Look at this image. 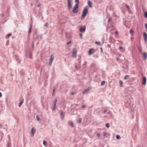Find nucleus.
Here are the masks:
<instances>
[{
    "instance_id": "nucleus-1",
    "label": "nucleus",
    "mask_w": 147,
    "mask_h": 147,
    "mask_svg": "<svg viewBox=\"0 0 147 147\" xmlns=\"http://www.w3.org/2000/svg\"><path fill=\"white\" fill-rule=\"evenodd\" d=\"M78 10V4H76L73 8L72 12L73 13H77Z\"/></svg>"
},
{
    "instance_id": "nucleus-2",
    "label": "nucleus",
    "mask_w": 147,
    "mask_h": 147,
    "mask_svg": "<svg viewBox=\"0 0 147 147\" xmlns=\"http://www.w3.org/2000/svg\"><path fill=\"white\" fill-rule=\"evenodd\" d=\"M72 0H67L68 1V6L69 9H71L72 8Z\"/></svg>"
},
{
    "instance_id": "nucleus-3",
    "label": "nucleus",
    "mask_w": 147,
    "mask_h": 147,
    "mask_svg": "<svg viewBox=\"0 0 147 147\" xmlns=\"http://www.w3.org/2000/svg\"><path fill=\"white\" fill-rule=\"evenodd\" d=\"M88 12V10L86 9H84L83 11L82 16V17H85Z\"/></svg>"
},
{
    "instance_id": "nucleus-4",
    "label": "nucleus",
    "mask_w": 147,
    "mask_h": 147,
    "mask_svg": "<svg viewBox=\"0 0 147 147\" xmlns=\"http://www.w3.org/2000/svg\"><path fill=\"white\" fill-rule=\"evenodd\" d=\"M54 59V57L53 55H51L50 57V61L49 62V64L50 65H51L52 62L53 60Z\"/></svg>"
},
{
    "instance_id": "nucleus-5",
    "label": "nucleus",
    "mask_w": 147,
    "mask_h": 147,
    "mask_svg": "<svg viewBox=\"0 0 147 147\" xmlns=\"http://www.w3.org/2000/svg\"><path fill=\"white\" fill-rule=\"evenodd\" d=\"M77 53V51L76 49H74L73 50L72 57L73 58L76 57Z\"/></svg>"
},
{
    "instance_id": "nucleus-6",
    "label": "nucleus",
    "mask_w": 147,
    "mask_h": 147,
    "mask_svg": "<svg viewBox=\"0 0 147 147\" xmlns=\"http://www.w3.org/2000/svg\"><path fill=\"white\" fill-rule=\"evenodd\" d=\"M95 51V50L93 49H90L88 51V54L89 55H91Z\"/></svg>"
},
{
    "instance_id": "nucleus-7",
    "label": "nucleus",
    "mask_w": 147,
    "mask_h": 147,
    "mask_svg": "<svg viewBox=\"0 0 147 147\" xmlns=\"http://www.w3.org/2000/svg\"><path fill=\"white\" fill-rule=\"evenodd\" d=\"M65 116V114L62 111H61L60 117L62 120H63Z\"/></svg>"
},
{
    "instance_id": "nucleus-8",
    "label": "nucleus",
    "mask_w": 147,
    "mask_h": 147,
    "mask_svg": "<svg viewBox=\"0 0 147 147\" xmlns=\"http://www.w3.org/2000/svg\"><path fill=\"white\" fill-rule=\"evenodd\" d=\"M36 130L35 128L32 127L31 130V132L32 135V136L33 137L34 135L35 132Z\"/></svg>"
},
{
    "instance_id": "nucleus-9",
    "label": "nucleus",
    "mask_w": 147,
    "mask_h": 147,
    "mask_svg": "<svg viewBox=\"0 0 147 147\" xmlns=\"http://www.w3.org/2000/svg\"><path fill=\"white\" fill-rule=\"evenodd\" d=\"M86 27L85 26H84L83 28H80V31L81 32H84L85 31Z\"/></svg>"
},
{
    "instance_id": "nucleus-10",
    "label": "nucleus",
    "mask_w": 147,
    "mask_h": 147,
    "mask_svg": "<svg viewBox=\"0 0 147 147\" xmlns=\"http://www.w3.org/2000/svg\"><path fill=\"white\" fill-rule=\"evenodd\" d=\"M91 90V88L90 87H89L88 88H87V89H85V90H84L83 91V92L82 93L83 94H84L85 93L88 92L90 90Z\"/></svg>"
},
{
    "instance_id": "nucleus-11",
    "label": "nucleus",
    "mask_w": 147,
    "mask_h": 147,
    "mask_svg": "<svg viewBox=\"0 0 147 147\" xmlns=\"http://www.w3.org/2000/svg\"><path fill=\"white\" fill-rule=\"evenodd\" d=\"M143 35H144V38L145 40L146 41H147V34L145 32H144L143 33Z\"/></svg>"
},
{
    "instance_id": "nucleus-12",
    "label": "nucleus",
    "mask_w": 147,
    "mask_h": 147,
    "mask_svg": "<svg viewBox=\"0 0 147 147\" xmlns=\"http://www.w3.org/2000/svg\"><path fill=\"white\" fill-rule=\"evenodd\" d=\"M143 57L144 59H146L147 58V54L146 52H144L143 54Z\"/></svg>"
},
{
    "instance_id": "nucleus-13",
    "label": "nucleus",
    "mask_w": 147,
    "mask_h": 147,
    "mask_svg": "<svg viewBox=\"0 0 147 147\" xmlns=\"http://www.w3.org/2000/svg\"><path fill=\"white\" fill-rule=\"evenodd\" d=\"M146 78L145 77H144L143 78V83L142 84L143 85H145L146 84Z\"/></svg>"
},
{
    "instance_id": "nucleus-14",
    "label": "nucleus",
    "mask_w": 147,
    "mask_h": 147,
    "mask_svg": "<svg viewBox=\"0 0 147 147\" xmlns=\"http://www.w3.org/2000/svg\"><path fill=\"white\" fill-rule=\"evenodd\" d=\"M88 4L89 7H90L91 8L92 7V2L90 1H88Z\"/></svg>"
},
{
    "instance_id": "nucleus-15",
    "label": "nucleus",
    "mask_w": 147,
    "mask_h": 147,
    "mask_svg": "<svg viewBox=\"0 0 147 147\" xmlns=\"http://www.w3.org/2000/svg\"><path fill=\"white\" fill-rule=\"evenodd\" d=\"M32 29V25H31L30 26V27L29 30V31H28V35L30 34L31 33Z\"/></svg>"
},
{
    "instance_id": "nucleus-16",
    "label": "nucleus",
    "mask_w": 147,
    "mask_h": 147,
    "mask_svg": "<svg viewBox=\"0 0 147 147\" xmlns=\"http://www.w3.org/2000/svg\"><path fill=\"white\" fill-rule=\"evenodd\" d=\"M129 101H130V102H129V101H128V102H127V104H127V106H131V102H132V99H131V100H129Z\"/></svg>"
},
{
    "instance_id": "nucleus-17",
    "label": "nucleus",
    "mask_w": 147,
    "mask_h": 147,
    "mask_svg": "<svg viewBox=\"0 0 147 147\" xmlns=\"http://www.w3.org/2000/svg\"><path fill=\"white\" fill-rule=\"evenodd\" d=\"M24 101V99H22L21 101H20L19 105V107H20L21 106V105L23 104Z\"/></svg>"
},
{
    "instance_id": "nucleus-18",
    "label": "nucleus",
    "mask_w": 147,
    "mask_h": 147,
    "mask_svg": "<svg viewBox=\"0 0 147 147\" xmlns=\"http://www.w3.org/2000/svg\"><path fill=\"white\" fill-rule=\"evenodd\" d=\"M119 83L120 84V86L121 87H122L123 86V82L121 80H120L119 81Z\"/></svg>"
},
{
    "instance_id": "nucleus-19",
    "label": "nucleus",
    "mask_w": 147,
    "mask_h": 147,
    "mask_svg": "<svg viewBox=\"0 0 147 147\" xmlns=\"http://www.w3.org/2000/svg\"><path fill=\"white\" fill-rule=\"evenodd\" d=\"M82 119L81 118H79L77 121V122L78 123H80L81 122Z\"/></svg>"
},
{
    "instance_id": "nucleus-20",
    "label": "nucleus",
    "mask_w": 147,
    "mask_h": 147,
    "mask_svg": "<svg viewBox=\"0 0 147 147\" xmlns=\"http://www.w3.org/2000/svg\"><path fill=\"white\" fill-rule=\"evenodd\" d=\"M56 105L54 104L53 108V110L54 111H55V107H56Z\"/></svg>"
},
{
    "instance_id": "nucleus-21",
    "label": "nucleus",
    "mask_w": 147,
    "mask_h": 147,
    "mask_svg": "<svg viewBox=\"0 0 147 147\" xmlns=\"http://www.w3.org/2000/svg\"><path fill=\"white\" fill-rule=\"evenodd\" d=\"M57 102V99L56 98H55L54 100V101H53L54 105L55 104V105H56Z\"/></svg>"
},
{
    "instance_id": "nucleus-22",
    "label": "nucleus",
    "mask_w": 147,
    "mask_h": 147,
    "mask_svg": "<svg viewBox=\"0 0 147 147\" xmlns=\"http://www.w3.org/2000/svg\"><path fill=\"white\" fill-rule=\"evenodd\" d=\"M95 43L98 45H101V42H100L95 41Z\"/></svg>"
},
{
    "instance_id": "nucleus-23",
    "label": "nucleus",
    "mask_w": 147,
    "mask_h": 147,
    "mask_svg": "<svg viewBox=\"0 0 147 147\" xmlns=\"http://www.w3.org/2000/svg\"><path fill=\"white\" fill-rule=\"evenodd\" d=\"M138 49L139 52L140 53H142V48L141 47H140L138 48Z\"/></svg>"
},
{
    "instance_id": "nucleus-24",
    "label": "nucleus",
    "mask_w": 147,
    "mask_h": 147,
    "mask_svg": "<svg viewBox=\"0 0 147 147\" xmlns=\"http://www.w3.org/2000/svg\"><path fill=\"white\" fill-rule=\"evenodd\" d=\"M105 82L104 81H102V82H101V84H100L101 85L103 86V85H104L105 84Z\"/></svg>"
},
{
    "instance_id": "nucleus-25",
    "label": "nucleus",
    "mask_w": 147,
    "mask_h": 147,
    "mask_svg": "<svg viewBox=\"0 0 147 147\" xmlns=\"http://www.w3.org/2000/svg\"><path fill=\"white\" fill-rule=\"evenodd\" d=\"M47 142H46V141L44 140L43 141V144L45 146H46V145H47Z\"/></svg>"
},
{
    "instance_id": "nucleus-26",
    "label": "nucleus",
    "mask_w": 147,
    "mask_h": 147,
    "mask_svg": "<svg viewBox=\"0 0 147 147\" xmlns=\"http://www.w3.org/2000/svg\"><path fill=\"white\" fill-rule=\"evenodd\" d=\"M70 125L72 127H74V124L72 122H71Z\"/></svg>"
},
{
    "instance_id": "nucleus-27",
    "label": "nucleus",
    "mask_w": 147,
    "mask_h": 147,
    "mask_svg": "<svg viewBox=\"0 0 147 147\" xmlns=\"http://www.w3.org/2000/svg\"><path fill=\"white\" fill-rule=\"evenodd\" d=\"M129 75H127L125 76L124 78V79L125 80H127V78H129Z\"/></svg>"
},
{
    "instance_id": "nucleus-28",
    "label": "nucleus",
    "mask_w": 147,
    "mask_h": 147,
    "mask_svg": "<svg viewBox=\"0 0 147 147\" xmlns=\"http://www.w3.org/2000/svg\"><path fill=\"white\" fill-rule=\"evenodd\" d=\"M106 126L107 128H109V127L110 125L109 123H107L106 124Z\"/></svg>"
},
{
    "instance_id": "nucleus-29",
    "label": "nucleus",
    "mask_w": 147,
    "mask_h": 147,
    "mask_svg": "<svg viewBox=\"0 0 147 147\" xmlns=\"http://www.w3.org/2000/svg\"><path fill=\"white\" fill-rule=\"evenodd\" d=\"M116 138L117 140H119L120 139V136H119L118 135H117L116 136Z\"/></svg>"
},
{
    "instance_id": "nucleus-30",
    "label": "nucleus",
    "mask_w": 147,
    "mask_h": 147,
    "mask_svg": "<svg viewBox=\"0 0 147 147\" xmlns=\"http://www.w3.org/2000/svg\"><path fill=\"white\" fill-rule=\"evenodd\" d=\"M36 118L37 120L38 121H39L40 119V117L38 115L36 116Z\"/></svg>"
},
{
    "instance_id": "nucleus-31",
    "label": "nucleus",
    "mask_w": 147,
    "mask_h": 147,
    "mask_svg": "<svg viewBox=\"0 0 147 147\" xmlns=\"http://www.w3.org/2000/svg\"><path fill=\"white\" fill-rule=\"evenodd\" d=\"M75 2L76 3H77L76 4H78H78L79 3V1L78 0H75Z\"/></svg>"
},
{
    "instance_id": "nucleus-32",
    "label": "nucleus",
    "mask_w": 147,
    "mask_h": 147,
    "mask_svg": "<svg viewBox=\"0 0 147 147\" xmlns=\"http://www.w3.org/2000/svg\"><path fill=\"white\" fill-rule=\"evenodd\" d=\"M144 16L145 18H147V12H146L145 13Z\"/></svg>"
},
{
    "instance_id": "nucleus-33",
    "label": "nucleus",
    "mask_w": 147,
    "mask_h": 147,
    "mask_svg": "<svg viewBox=\"0 0 147 147\" xmlns=\"http://www.w3.org/2000/svg\"><path fill=\"white\" fill-rule=\"evenodd\" d=\"M29 57L30 59H31L32 58V55H31V53H29Z\"/></svg>"
},
{
    "instance_id": "nucleus-34",
    "label": "nucleus",
    "mask_w": 147,
    "mask_h": 147,
    "mask_svg": "<svg viewBox=\"0 0 147 147\" xmlns=\"http://www.w3.org/2000/svg\"><path fill=\"white\" fill-rule=\"evenodd\" d=\"M55 87H54V88H53V95L54 94V92H55Z\"/></svg>"
},
{
    "instance_id": "nucleus-35",
    "label": "nucleus",
    "mask_w": 147,
    "mask_h": 147,
    "mask_svg": "<svg viewBox=\"0 0 147 147\" xmlns=\"http://www.w3.org/2000/svg\"><path fill=\"white\" fill-rule=\"evenodd\" d=\"M71 43V41H70L68 42H67V45H69Z\"/></svg>"
},
{
    "instance_id": "nucleus-36",
    "label": "nucleus",
    "mask_w": 147,
    "mask_h": 147,
    "mask_svg": "<svg viewBox=\"0 0 147 147\" xmlns=\"http://www.w3.org/2000/svg\"><path fill=\"white\" fill-rule=\"evenodd\" d=\"M130 32L131 34H132L133 33V30H132L131 29L130 31Z\"/></svg>"
},
{
    "instance_id": "nucleus-37",
    "label": "nucleus",
    "mask_w": 147,
    "mask_h": 147,
    "mask_svg": "<svg viewBox=\"0 0 147 147\" xmlns=\"http://www.w3.org/2000/svg\"><path fill=\"white\" fill-rule=\"evenodd\" d=\"M86 107V106L85 105H83L82 106V108L83 109Z\"/></svg>"
},
{
    "instance_id": "nucleus-38",
    "label": "nucleus",
    "mask_w": 147,
    "mask_h": 147,
    "mask_svg": "<svg viewBox=\"0 0 147 147\" xmlns=\"http://www.w3.org/2000/svg\"><path fill=\"white\" fill-rule=\"evenodd\" d=\"M48 23H47L45 24V26L46 27H48Z\"/></svg>"
},
{
    "instance_id": "nucleus-39",
    "label": "nucleus",
    "mask_w": 147,
    "mask_h": 147,
    "mask_svg": "<svg viewBox=\"0 0 147 147\" xmlns=\"http://www.w3.org/2000/svg\"><path fill=\"white\" fill-rule=\"evenodd\" d=\"M107 111V109H105L103 111V113H105Z\"/></svg>"
},
{
    "instance_id": "nucleus-40",
    "label": "nucleus",
    "mask_w": 147,
    "mask_h": 147,
    "mask_svg": "<svg viewBox=\"0 0 147 147\" xmlns=\"http://www.w3.org/2000/svg\"><path fill=\"white\" fill-rule=\"evenodd\" d=\"M11 35V34H9L7 35V37H10Z\"/></svg>"
},
{
    "instance_id": "nucleus-41",
    "label": "nucleus",
    "mask_w": 147,
    "mask_h": 147,
    "mask_svg": "<svg viewBox=\"0 0 147 147\" xmlns=\"http://www.w3.org/2000/svg\"><path fill=\"white\" fill-rule=\"evenodd\" d=\"M100 133H97V136L98 137H99L100 136Z\"/></svg>"
},
{
    "instance_id": "nucleus-42",
    "label": "nucleus",
    "mask_w": 147,
    "mask_h": 147,
    "mask_svg": "<svg viewBox=\"0 0 147 147\" xmlns=\"http://www.w3.org/2000/svg\"><path fill=\"white\" fill-rule=\"evenodd\" d=\"M80 37L81 38H82V34L81 33H80Z\"/></svg>"
},
{
    "instance_id": "nucleus-43",
    "label": "nucleus",
    "mask_w": 147,
    "mask_h": 147,
    "mask_svg": "<svg viewBox=\"0 0 147 147\" xmlns=\"http://www.w3.org/2000/svg\"><path fill=\"white\" fill-rule=\"evenodd\" d=\"M41 6V4L40 3H39V4L38 5H37V7H40V6Z\"/></svg>"
},
{
    "instance_id": "nucleus-44",
    "label": "nucleus",
    "mask_w": 147,
    "mask_h": 147,
    "mask_svg": "<svg viewBox=\"0 0 147 147\" xmlns=\"http://www.w3.org/2000/svg\"><path fill=\"white\" fill-rule=\"evenodd\" d=\"M145 26L146 28V29L147 30L146 31L147 32V24H145Z\"/></svg>"
},
{
    "instance_id": "nucleus-45",
    "label": "nucleus",
    "mask_w": 147,
    "mask_h": 147,
    "mask_svg": "<svg viewBox=\"0 0 147 147\" xmlns=\"http://www.w3.org/2000/svg\"><path fill=\"white\" fill-rule=\"evenodd\" d=\"M126 7L128 9H130V8L129 6L127 5H126Z\"/></svg>"
},
{
    "instance_id": "nucleus-46",
    "label": "nucleus",
    "mask_w": 147,
    "mask_h": 147,
    "mask_svg": "<svg viewBox=\"0 0 147 147\" xmlns=\"http://www.w3.org/2000/svg\"><path fill=\"white\" fill-rule=\"evenodd\" d=\"M75 94V92H72L71 93V94L72 95H74Z\"/></svg>"
},
{
    "instance_id": "nucleus-47",
    "label": "nucleus",
    "mask_w": 147,
    "mask_h": 147,
    "mask_svg": "<svg viewBox=\"0 0 147 147\" xmlns=\"http://www.w3.org/2000/svg\"><path fill=\"white\" fill-rule=\"evenodd\" d=\"M107 134V133H104L103 134V136H105Z\"/></svg>"
},
{
    "instance_id": "nucleus-48",
    "label": "nucleus",
    "mask_w": 147,
    "mask_h": 147,
    "mask_svg": "<svg viewBox=\"0 0 147 147\" xmlns=\"http://www.w3.org/2000/svg\"><path fill=\"white\" fill-rule=\"evenodd\" d=\"M119 49L120 50H122L123 49V48L122 47H119Z\"/></svg>"
},
{
    "instance_id": "nucleus-49",
    "label": "nucleus",
    "mask_w": 147,
    "mask_h": 147,
    "mask_svg": "<svg viewBox=\"0 0 147 147\" xmlns=\"http://www.w3.org/2000/svg\"><path fill=\"white\" fill-rule=\"evenodd\" d=\"M2 96V94L0 92V97H1Z\"/></svg>"
},
{
    "instance_id": "nucleus-50",
    "label": "nucleus",
    "mask_w": 147,
    "mask_h": 147,
    "mask_svg": "<svg viewBox=\"0 0 147 147\" xmlns=\"http://www.w3.org/2000/svg\"><path fill=\"white\" fill-rule=\"evenodd\" d=\"M100 49H101V52H102V48H100Z\"/></svg>"
},
{
    "instance_id": "nucleus-51",
    "label": "nucleus",
    "mask_w": 147,
    "mask_h": 147,
    "mask_svg": "<svg viewBox=\"0 0 147 147\" xmlns=\"http://www.w3.org/2000/svg\"><path fill=\"white\" fill-rule=\"evenodd\" d=\"M110 21H111L110 19H109V20H108V22L109 23V22H110Z\"/></svg>"
},
{
    "instance_id": "nucleus-52",
    "label": "nucleus",
    "mask_w": 147,
    "mask_h": 147,
    "mask_svg": "<svg viewBox=\"0 0 147 147\" xmlns=\"http://www.w3.org/2000/svg\"><path fill=\"white\" fill-rule=\"evenodd\" d=\"M117 33H118V32H115V34H117Z\"/></svg>"
},
{
    "instance_id": "nucleus-53",
    "label": "nucleus",
    "mask_w": 147,
    "mask_h": 147,
    "mask_svg": "<svg viewBox=\"0 0 147 147\" xmlns=\"http://www.w3.org/2000/svg\"><path fill=\"white\" fill-rule=\"evenodd\" d=\"M1 16H2V17H3V14H2L1 15Z\"/></svg>"
},
{
    "instance_id": "nucleus-54",
    "label": "nucleus",
    "mask_w": 147,
    "mask_h": 147,
    "mask_svg": "<svg viewBox=\"0 0 147 147\" xmlns=\"http://www.w3.org/2000/svg\"><path fill=\"white\" fill-rule=\"evenodd\" d=\"M75 67H76V68L77 69V66H75Z\"/></svg>"
},
{
    "instance_id": "nucleus-55",
    "label": "nucleus",
    "mask_w": 147,
    "mask_h": 147,
    "mask_svg": "<svg viewBox=\"0 0 147 147\" xmlns=\"http://www.w3.org/2000/svg\"><path fill=\"white\" fill-rule=\"evenodd\" d=\"M2 126V125L0 124V127H1Z\"/></svg>"
},
{
    "instance_id": "nucleus-56",
    "label": "nucleus",
    "mask_w": 147,
    "mask_h": 147,
    "mask_svg": "<svg viewBox=\"0 0 147 147\" xmlns=\"http://www.w3.org/2000/svg\"><path fill=\"white\" fill-rule=\"evenodd\" d=\"M7 147H9V145H8Z\"/></svg>"
}]
</instances>
